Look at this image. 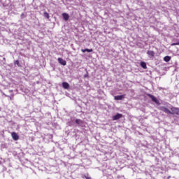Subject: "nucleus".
Masks as SVG:
<instances>
[{
  "label": "nucleus",
  "mask_w": 179,
  "mask_h": 179,
  "mask_svg": "<svg viewBox=\"0 0 179 179\" xmlns=\"http://www.w3.org/2000/svg\"><path fill=\"white\" fill-rule=\"evenodd\" d=\"M148 97L150 99H151L152 101H153L154 103H155V104H160V102L159 101V100L157 99V98H156V96H155L154 95H152L150 94H148Z\"/></svg>",
  "instance_id": "1"
},
{
  "label": "nucleus",
  "mask_w": 179,
  "mask_h": 179,
  "mask_svg": "<svg viewBox=\"0 0 179 179\" xmlns=\"http://www.w3.org/2000/svg\"><path fill=\"white\" fill-rule=\"evenodd\" d=\"M171 110V115H179V108L176 107H172Z\"/></svg>",
  "instance_id": "2"
},
{
  "label": "nucleus",
  "mask_w": 179,
  "mask_h": 179,
  "mask_svg": "<svg viewBox=\"0 0 179 179\" xmlns=\"http://www.w3.org/2000/svg\"><path fill=\"white\" fill-rule=\"evenodd\" d=\"M120 118H122V114L117 113L116 115L113 116L112 120H113V121H117V120H120Z\"/></svg>",
  "instance_id": "3"
},
{
  "label": "nucleus",
  "mask_w": 179,
  "mask_h": 179,
  "mask_svg": "<svg viewBox=\"0 0 179 179\" xmlns=\"http://www.w3.org/2000/svg\"><path fill=\"white\" fill-rule=\"evenodd\" d=\"M161 111H163L164 113H166V114H171V111L166 108L165 106H162L161 107Z\"/></svg>",
  "instance_id": "4"
},
{
  "label": "nucleus",
  "mask_w": 179,
  "mask_h": 179,
  "mask_svg": "<svg viewBox=\"0 0 179 179\" xmlns=\"http://www.w3.org/2000/svg\"><path fill=\"white\" fill-rule=\"evenodd\" d=\"M57 61L59 62V64H60V65H63V66H65V65H66V61L64 60V59L59 57L57 59Z\"/></svg>",
  "instance_id": "5"
},
{
  "label": "nucleus",
  "mask_w": 179,
  "mask_h": 179,
  "mask_svg": "<svg viewBox=\"0 0 179 179\" xmlns=\"http://www.w3.org/2000/svg\"><path fill=\"white\" fill-rule=\"evenodd\" d=\"M62 87L63 89H65V90H68V89H69V87H71V85H69V83H66V82H63L62 83Z\"/></svg>",
  "instance_id": "6"
},
{
  "label": "nucleus",
  "mask_w": 179,
  "mask_h": 179,
  "mask_svg": "<svg viewBox=\"0 0 179 179\" xmlns=\"http://www.w3.org/2000/svg\"><path fill=\"white\" fill-rule=\"evenodd\" d=\"M124 99H125V94L123 95H117V96H114V100H124Z\"/></svg>",
  "instance_id": "7"
},
{
  "label": "nucleus",
  "mask_w": 179,
  "mask_h": 179,
  "mask_svg": "<svg viewBox=\"0 0 179 179\" xmlns=\"http://www.w3.org/2000/svg\"><path fill=\"white\" fill-rule=\"evenodd\" d=\"M11 136L14 141H19V135L16 132H13Z\"/></svg>",
  "instance_id": "8"
},
{
  "label": "nucleus",
  "mask_w": 179,
  "mask_h": 179,
  "mask_svg": "<svg viewBox=\"0 0 179 179\" xmlns=\"http://www.w3.org/2000/svg\"><path fill=\"white\" fill-rule=\"evenodd\" d=\"M62 17L64 20H65V22H68V20H69V14L66 13H62Z\"/></svg>",
  "instance_id": "9"
},
{
  "label": "nucleus",
  "mask_w": 179,
  "mask_h": 179,
  "mask_svg": "<svg viewBox=\"0 0 179 179\" xmlns=\"http://www.w3.org/2000/svg\"><path fill=\"white\" fill-rule=\"evenodd\" d=\"M147 54L149 55L150 58H153V57H155V52L153 50H148Z\"/></svg>",
  "instance_id": "10"
},
{
  "label": "nucleus",
  "mask_w": 179,
  "mask_h": 179,
  "mask_svg": "<svg viewBox=\"0 0 179 179\" xmlns=\"http://www.w3.org/2000/svg\"><path fill=\"white\" fill-rule=\"evenodd\" d=\"M140 66H141V68H143V69H148V66H147V65H146V62H141Z\"/></svg>",
  "instance_id": "11"
},
{
  "label": "nucleus",
  "mask_w": 179,
  "mask_h": 179,
  "mask_svg": "<svg viewBox=\"0 0 179 179\" xmlns=\"http://www.w3.org/2000/svg\"><path fill=\"white\" fill-rule=\"evenodd\" d=\"M76 124H77V125H83V120H80V119H76L75 120Z\"/></svg>",
  "instance_id": "12"
},
{
  "label": "nucleus",
  "mask_w": 179,
  "mask_h": 179,
  "mask_svg": "<svg viewBox=\"0 0 179 179\" xmlns=\"http://www.w3.org/2000/svg\"><path fill=\"white\" fill-rule=\"evenodd\" d=\"M82 52H93V49H81Z\"/></svg>",
  "instance_id": "13"
},
{
  "label": "nucleus",
  "mask_w": 179,
  "mask_h": 179,
  "mask_svg": "<svg viewBox=\"0 0 179 179\" xmlns=\"http://www.w3.org/2000/svg\"><path fill=\"white\" fill-rule=\"evenodd\" d=\"M171 57L170 56H165L164 57V61H165V62H169V61H171Z\"/></svg>",
  "instance_id": "14"
},
{
  "label": "nucleus",
  "mask_w": 179,
  "mask_h": 179,
  "mask_svg": "<svg viewBox=\"0 0 179 179\" xmlns=\"http://www.w3.org/2000/svg\"><path fill=\"white\" fill-rule=\"evenodd\" d=\"M14 65H17L19 68H21V66H22V64H20V62H19V60H16L14 62Z\"/></svg>",
  "instance_id": "15"
},
{
  "label": "nucleus",
  "mask_w": 179,
  "mask_h": 179,
  "mask_svg": "<svg viewBox=\"0 0 179 179\" xmlns=\"http://www.w3.org/2000/svg\"><path fill=\"white\" fill-rule=\"evenodd\" d=\"M43 16L44 17H46V19H50V14H48L47 12H44Z\"/></svg>",
  "instance_id": "16"
},
{
  "label": "nucleus",
  "mask_w": 179,
  "mask_h": 179,
  "mask_svg": "<svg viewBox=\"0 0 179 179\" xmlns=\"http://www.w3.org/2000/svg\"><path fill=\"white\" fill-rule=\"evenodd\" d=\"M6 146H8V145L5 143H1V149H6Z\"/></svg>",
  "instance_id": "17"
},
{
  "label": "nucleus",
  "mask_w": 179,
  "mask_h": 179,
  "mask_svg": "<svg viewBox=\"0 0 179 179\" xmlns=\"http://www.w3.org/2000/svg\"><path fill=\"white\" fill-rule=\"evenodd\" d=\"M83 177H84L86 179H92V177H90L88 173L83 175Z\"/></svg>",
  "instance_id": "18"
},
{
  "label": "nucleus",
  "mask_w": 179,
  "mask_h": 179,
  "mask_svg": "<svg viewBox=\"0 0 179 179\" xmlns=\"http://www.w3.org/2000/svg\"><path fill=\"white\" fill-rule=\"evenodd\" d=\"M72 122H73V118L71 119V122H68V125H69V127H72Z\"/></svg>",
  "instance_id": "19"
},
{
  "label": "nucleus",
  "mask_w": 179,
  "mask_h": 179,
  "mask_svg": "<svg viewBox=\"0 0 179 179\" xmlns=\"http://www.w3.org/2000/svg\"><path fill=\"white\" fill-rule=\"evenodd\" d=\"M172 46H174V45H179V42H176V43H173L171 44Z\"/></svg>",
  "instance_id": "20"
},
{
  "label": "nucleus",
  "mask_w": 179,
  "mask_h": 179,
  "mask_svg": "<svg viewBox=\"0 0 179 179\" xmlns=\"http://www.w3.org/2000/svg\"><path fill=\"white\" fill-rule=\"evenodd\" d=\"M1 93H2V94H3V96H6V97H8V95L5 94V93H3V92L2 90H0Z\"/></svg>",
  "instance_id": "21"
},
{
  "label": "nucleus",
  "mask_w": 179,
  "mask_h": 179,
  "mask_svg": "<svg viewBox=\"0 0 179 179\" xmlns=\"http://www.w3.org/2000/svg\"><path fill=\"white\" fill-rule=\"evenodd\" d=\"M87 76H89V74H85V75H84V78H87Z\"/></svg>",
  "instance_id": "22"
},
{
  "label": "nucleus",
  "mask_w": 179,
  "mask_h": 179,
  "mask_svg": "<svg viewBox=\"0 0 179 179\" xmlns=\"http://www.w3.org/2000/svg\"><path fill=\"white\" fill-rule=\"evenodd\" d=\"M0 135H3V132L2 131H0Z\"/></svg>",
  "instance_id": "23"
},
{
  "label": "nucleus",
  "mask_w": 179,
  "mask_h": 179,
  "mask_svg": "<svg viewBox=\"0 0 179 179\" xmlns=\"http://www.w3.org/2000/svg\"><path fill=\"white\" fill-rule=\"evenodd\" d=\"M10 93L12 92V90H9Z\"/></svg>",
  "instance_id": "24"
},
{
  "label": "nucleus",
  "mask_w": 179,
  "mask_h": 179,
  "mask_svg": "<svg viewBox=\"0 0 179 179\" xmlns=\"http://www.w3.org/2000/svg\"><path fill=\"white\" fill-rule=\"evenodd\" d=\"M0 111H1V108H0Z\"/></svg>",
  "instance_id": "25"
}]
</instances>
